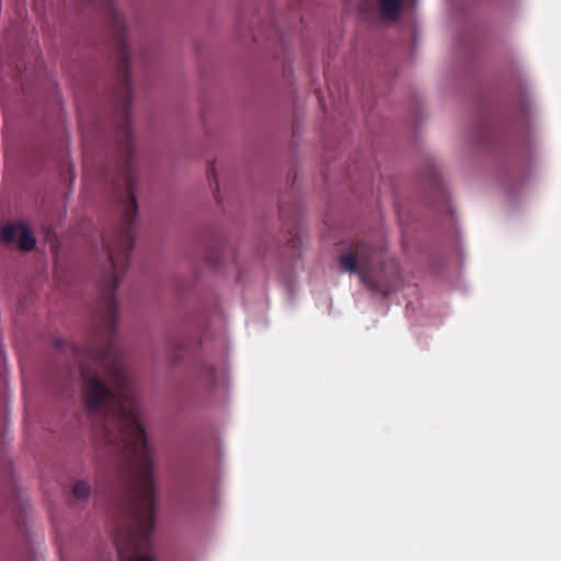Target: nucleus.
I'll return each instance as SVG.
<instances>
[{"label": "nucleus", "instance_id": "obj_4", "mask_svg": "<svg viewBox=\"0 0 561 561\" xmlns=\"http://www.w3.org/2000/svg\"><path fill=\"white\" fill-rule=\"evenodd\" d=\"M382 18L389 21L399 19L402 10V0H377Z\"/></svg>", "mask_w": 561, "mask_h": 561}, {"label": "nucleus", "instance_id": "obj_7", "mask_svg": "<svg viewBox=\"0 0 561 561\" xmlns=\"http://www.w3.org/2000/svg\"><path fill=\"white\" fill-rule=\"evenodd\" d=\"M207 175H208V179H214L215 181V184H216V190H218V183H217V180H216V172H215V167L214 164H211L208 170H207Z\"/></svg>", "mask_w": 561, "mask_h": 561}, {"label": "nucleus", "instance_id": "obj_10", "mask_svg": "<svg viewBox=\"0 0 561 561\" xmlns=\"http://www.w3.org/2000/svg\"><path fill=\"white\" fill-rule=\"evenodd\" d=\"M95 491L101 492V486L99 484L96 485Z\"/></svg>", "mask_w": 561, "mask_h": 561}, {"label": "nucleus", "instance_id": "obj_1", "mask_svg": "<svg viewBox=\"0 0 561 561\" xmlns=\"http://www.w3.org/2000/svg\"><path fill=\"white\" fill-rule=\"evenodd\" d=\"M137 179H115L119 220L102 234L105 263L94 318L93 340L75 348L82 379L84 408L91 419L96 443L123 467L129 490L125 514L131 537L147 545L156 519L154 463L145 430L136 383L116 342L119 279L128 266L135 242Z\"/></svg>", "mask_w": 561, "mask_h": 561}, {"label": "nucleus", "instance_id": "obj_5", "mask_svg": "<svg viewBox=\"0 0 561 561\" xmlns=\"http://www.w3.org/2000/svg\"><path fill=\"white\" fill-rule=\"evenodd\" d=\"M197 378L205 385L213 386L216 382V368L207 360L199 359L195 366Z\"/></svg>", "mask_w": 561, "mask_h": 561}, {"label": "nucleus", "instance_id": "obj_3", "mask_svg": "<svg viewBox=\"0 0 561 561\" xmlns=\"http://www.w3.org/2000/svg\"><path fill=\"white\" fill-rule=\"evenodd\" d=\"M2 240L5 242L19 241V247L23 251L34 249L36 240L28 227L23 222L7 224L1 230Z\"/></svg>", "mask_w": 561, "mask_h": 561}, {"label": "nucleus", "instance_id": "obj_8", "mask_svg": "<svg viewBox=\"0 0 561 561\" xmlns=\"http://www.w3.org/2000/svg\"><path fill=\"white\" fill-rule=\"evenodd\" d=\"M83 152H84V159H87L88 153V135H83Z\"/></svg>", "mask_w": 561, "mask_h": 561}, {"label": "nucleus", "instance_id": "obj_2", "mask_svg": "<svg viewBox=\"0 0 561 561\" xmlns=\"http://www.w3.org/2000/svg\"><path fill=\"white\" fill-rule=\"evenodd\" d=\"M337 261L344 273L358 274L371 291L385 297L390 295L397 272L393 265L385 262L382 247L367 240L350 242L345 244Z\"/></svg>", "mask_w": 561, "mask_h": 561}, {"label": "nucleus", "instance_id": "obj_6", "mask_svg": "<svg viewBox=\"0 0 561 561\" xmlns=\"http://www.w3.org/2000/svg\"><path fill=\"white\" fill-rule=\"evenodd\" d=\"M72 494L78 500H85L90 494V486L88 482L83 480L77 481L72 488Z\"/></svg>", "mask_w": 561, "mask_h": 561}, {"label": "nucleus", "instance_id": "obj_9", "mask_svg": "<svg viewBox=\"0 0 561 561\" xmlns=\"http://www.w3.org/2000/svg\"><path fill=\"white\" fill-rule=\"evenodd\" d=\"M433 185H435V187L440 192L442 188L439 186V183L437 182V180L435 178H433Z\"/></svg>", "mask_w": 561, "mask_h": 561}]
</instances>
